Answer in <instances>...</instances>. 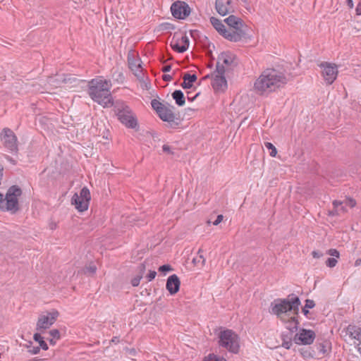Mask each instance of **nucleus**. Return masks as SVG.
I'll use <instances>...</instances> for the list:
<instances>
[{
    "label": "nucleus",
    "instance_id": "obj_1",
    "mask_svg": "<svg viewBox=\"0 0 361 361\" xmlns=\"http://www.w3.org/2000/svg\"><path fill=\"white\" fill-rule=\"evenodd\" d=\"M288 82L282 72L268 68L264 71L254 84L255 91L259 94H269L284 85Z\"/></svg>",
    "mask_w": 361,
    "mask_h": 361
},
{
    "label": "nucleus",
    "instance_id": "obj_2",
    "mask_svg": "<svg viewBox=\"0 0 361 361\" xmlns=\"http://www.w3.org/2000/svg\"><path fill=\"white\" fill-rule=\"evenodd\" d=\"M111 87V81L101 78H95L89 82L87 92L92 100L104 107H108L113 105Z\"/></svg>",
    "mask_w": 361,
    "mask_h": 361
},
{
    "label": "nucleus",
    "instance_id": "obj_3",
    "mask_svg": "<svg viewBox=\"0 0 361 361\" xmlns=\"http://www.w3.org/2000/svg\"><path fill=\"white\" fill-rule=\"evenodd\" d=\"M300 304V298L292 293L288 295L286 298L275 300L271 304V313L279 316L293 310L294 314H298Z\"/></svg>",
    "mask_w": 361,
    "mask_h": 361
},
{
    "label": "nucleus",
    "instance_id": "obj_4",
    "mask_svg": "<svg viewBox=\"0 0 361 361\" xmlns=\"http://www.w3.org/2000/svg\"><path fill=\"white\" fill-rule=\"evenodd\" d=\"M21 195L22 190L18 185L10 187L5 196L0 193V209L16 213L19 210L18 197Z\"/></svg>",
    "mask_w": 361,
    "mask_h": 361
},
{
    "label": "nucleus",
    "instance_id": "obj_5",
    "mask_svg": "<svg viewBox=\"0 0 361 361\" xmlns=\"http://www.w3.org/2000/svg\"><path fill=\"white\" fill-rule=\"evenodd\" d=\"M219 344L229 352L238 353L240 348L239 337L231 329L221 331L219 334Z\"/></svg>",
    "mask_w": 361,
    "mask_h": 361
},
{
    "label": "nucleus",
    "instance_id": "obj_6",
    "mask_svg": "<svg viewBox=\"0 0 361 361\" xmlns=\"http://www.w3.org/2000/svg\"><path fill=\"white\" fill-rule=\"evenodd\" d=\"M115 111L118 120L128 128H135L137 120L133 116L131 109L123 102H117Z\"/></svg>",
    "mask_w": 361,
    "mask_h": 361
},
{
    "label": "nucleus",
    "instance_id": "obj_7",
    "mask_svg": "<svg viewBox=\"0 0 361 361\" xmlns=\"http://www.w3.org/2000/svg\"><path fill=\"white\" fill-rule=\"evenodd\" d=\"M151 105L162 121L171 124L175 123L176 116L173 112V109H174L173 106H166L155 99L152 100Z\"/></svg>",
    "mask_w": 361,
    "mask_h": 361
},
{
    "label": "nucleus",
    "instance_id": "obj_8",
    "mask_svg": "<svg viewBox=\"0 0 361 361\" xmlns=\"http://www.w3.org/2000/svg\"><path fill=\"white\" fill-rule=\"evenodd\" d=\"M91 196L87 188L84 187L81 189L80 195L75 193L71 199L72 204L80 212L86 211L88 209L89 202Z\"/></svg>",
    "mask_w": 361,
    "mask_h": 361
},
{
    "label": "nucleus",
    "instance_id": "obj_9",
    "mask_svg": "<svg viewBox=\"0 0 361 361\" xmlns=\"http://www.w3.org/2000/svg\"><path fill=\"white\" fill-rule=\"evenodd\" d=\"M318 66L322 68L321 73L326 85H331L337 78L338 66L335 63L326 61L318 63Z\"/></svg>",
    "mask_w": 361,
    "mask_h": 361
},
{
    "label": "nucleus",
    "instance_id": "obj_10",
    "mask_svg": "<svg viewBox=\"0 0 361 361\" xmlns=\"http://www.w3.org/2000/svg\"><path fill=\"white\" fill-rule=\"evenodd\" d=\"M0 138L4 147L8 152L11 153L18 152L17 137L10 128H4L0 134Z\"/></svg>",
    "mask_w": 361,
    "mask_h": 361
},
{
    "label": "nucleus",
    "instance_id": "obj_11",
    "mask_svg": "<svg viewBox=\"0 0 361 361\" xmlns=\"http://www.w3.org/2000/svg\"><path fill=\"white\" fill-rule=\"evenodd\" d=\"M56 310L47 312L46 314H40L36 324V330L40 333L49 329L56 321L59 316Z\"/></svg>",
    "mask_w": 361,
    "mask_h": 361
},
{
    "label": "nucleus",
    "instance_id": "obj_12",
    "mask_svg": "<svg viewBox=\"0 0 361 361\" xmlns=\"http://www.w3.org/2000/svg\"><path fill=\"white\" fill-rule=\"evenodd\" d=\"M171 11L174 18L184 20L189 16L191 9L185 1H177L171 4Z\"/></svg>",
    "mask_w": 361,
    "mask_h": 361
},
{
    "label": "nucleus",
    "instance_id": "obj_13",
    "mask_svg": "<svg viewBox=\"0 0 361 361\" xmlns=\"http://www.w3.org/2000/svg\"><path fill=\"white\" fill-rule=\"evenodd\" d=\"M170 45L173 51L183 53L189 47V39L185 35L176 33L171 40Z\"/></svg>",
    "mask_w": 361,
    "mask_h": 361
},
{
    "label": "nucleus",
    "instance_id": "obj_14",
    "mask_svg": "<svg viewBox=\"0 0 361 361\" xmlns=\"http://www.w3.org/2000/svg\"><path fill=\"white\" fill-rule=\"evenodd\" d=\"M315 333L312 330L301 329L293 337V341L298 345H310L314 342Z\"/></svg>",
    "mask_w": 361,
    "mask_h": 361
},
{
    "label": "nucleus",
    "instance_id": "obj_15",
    "mask_svg": "<svg viewBox=\"0 0 361 361\" xmlns=\"http://www.w3.org/2000/svg\"><path fill=\"white\" fill-rule=\"evenodd\" d=\"M215 8L217 13L222 16L234 11L233 1L231 0H216Z\"/></svg>",
    "mask_w": 361,
    "mask_h": 361
},
{
    "label": "nucleus",
    "instance_id": "obj_16",
    "mask_svg": "<svg viewBox=\"0 0 361 361\" xmlns=\"http://www.w3.org/2000/svg\"><path fill=\"white\" fill-rule=\"evenodd\" d=\"M231 42H239L245 37L244 28H228L223 36Z\"/></svg>",
    "mask_w": 361,
    "mask_h": 361
},
{
    "label": "nucleus",
    "instance_id": "obj_17",
    "mask_svg": "<svg viewBox=\"0 0 361 361\" xmlns=\"http://www.w3.org/2000/svg\"><path fill=\"white\" fill-rule=\"evenodd\" d=\"M180 281L176 274L170 276L166 284V288L171 295L176 294L180 289Z\"/></svg>",
    "mask_w": 361,
    "mask_h": 361
},
{
    "label": "nucleus",
    "instance_id": "obj_18",
    "mask_svg": "<svg viewBox=\"0 0 361 361\" xmlns=\"http://www.w3.org/2000/svg\"><path fill=\"white\" fill-rule=\"evenodd\" d=\"M212 85L214 90L223 92L227 87V81L224 75H215L212 82Z\"/></svg>",
    "mask_w": 361,
    "mask_h": 361
},
{
    "label": "nucleus",
    "instance_id": "obj_19",
    "mask_svg": "<svg viewBox=\"0 0 361 361\" xmlns=\"http://www.w3.org/2000/svg\"><path fill=\"white\" fill-rule=\"evenodd\" d=\"M347 330L350 336L358 341L357 350L359 353L361 354V328L354 325H349L348 326Z\"/></svg>",
    "mask_w": 361,
    "mask_h": 361
},
{
    "label": "nucleus",
    "instance_id": "obj_20",
    "mask_svg": "<svg viewBox=\"0 0 361 361\" xmlns=\"http://www.w3.org/2000/svg\"><path fill=\"white\" fill-rule=\"evenodd\" d=\"M140 62V59L128 58L129 68L137 77H140L142 75V68Z\"/></svg>",
    "mask_w": 361,
    "mask_h": 361
},
{
    "label": "nucleus",
    "instance_id": "obj_21",
    "mask_svg": "<svg viewBox=\"0 0 361 361\" xmlns=\"http://www.w3.org/2000/svg\"><path fill=\"white\" fill-rule=\"evenodd\" d=\"M224 21L229 26L228 28H244L245 27L243 21L233 15L229 16Z\"/></svg>",
    "mask_w": 361,
    "mask_h": 361
},
{
    "label": "nucleus",
    "instance_id": "obj_22",
    "mask_svg": "<svg viewBox=\"0 0 361 361\" xmlns=\"http://www.w3.org/2000/svg\"><path fill=\"white\" fill-rule=\"evenodd\" d=\"M197 80V76L195 74H190L186 73L183 75V82L181 84V87L183 89H190L192 87V83Z\"/></svg>",
    "mask_w": 361,
    "mask_h": 361
},
{
    "label": "nucleus",
    "instance_id": "obj_23",
    "mask_svg": "<svg viewBox=\"0 0 361 361\" xmlns=\"http://www.w3.org/2000/svg\"><path fill=\"white\" fill-rule=\"evenodd\" d=\"M209 20L212 26L215 28V30L221 35L224 36V35L226 32V28L225 25L222 23L221 20H219L215 17H211Z\"/></svg>",
    "mask_w": 361,
    "mask_h": 361
},
{
    "label": "nucleus",
    "instance_id": "obj_24",
    "mask_svg": "<svg viewBox=\"0 0 361 361\" xmlns=\"http://www.w3.org/2000/svg\"><path fill=\"white\" fill-rule=\"evenodd\" d=\"M234 56L230 52H223L219 57L218 61L226 66H231L233 63Z\"/></svg>",
    "mask_w": 361,
    "mask_h": 361
},
{
    "label": "nucleus",
    "instance_id": "obj_25",
    "mask_svg": "<svg viewBox=\"0 0 361 361\" xmlns=\"http://www.w3.org/2000/svg\"><path fill=\"white\" fill-rule=\"evenodd\" d=\"M172 97L175 100L176 104L179 106H183L185 103L183 92L180 90H175L172 93Z\"/></svg>",
    "mask_w": 361,
    "mask_h": 361
},
{
    "label": "nucleus",
    "instance_id": "obj_26",
    "mask_svg": "<svg viewBox=\"0 0 361 361\" xmlns=\"http://www.w3.org/2000/svg\"><path fill=\"white\" fill-rule=\"evenodd\" d=\"M281 340H282V347L286 349H290L292 346V341H293V338H292V335L288 333H282L281 334Z\"/></svg>",
    "mask_w": 361,
    "mask_h": 361
},
{
    "label": "nucleus",
    "instance_id": "obj_27",
    "mask_svg": "<svg viewBox=\"0 0 361 361\" xmlns=\"http://www.w3.org/2000/svg\"><path fill=\"white\" fill-rule=\"evenodd\" d=\"M299 322L297 317H293L288 320V325L287 329L290 331L288 334L292 335L293 333L295 332L298 329Z\"/></svg>",
    "mask_w": 361,
    "mask_h": 361
},
{
    "label": "nucleus",
    "instance_id": "obj_28",
    "mask_svg": "<svg viewBox=\"0 0 361 361\" xmlns=\"http://www.w3.org/2000/svg\"><path fill=\"white\" fill-rule=\"evenodd\" d=\"M138 269L140 270V274L131 280V284L135 287L140 284V280L142 278V274L145 270V265L144 264H140L138 267Z\"/></svg>",
    "mask_w": 361,
    "mask_h": 361
},
{
    "label": "nucleus",
    "instance_id": "obj_29",
    "mask_svg": "<svg viewBox=\"0 0 361 361\" xmlns=\"http://www.w3.org/2000/svg\"><path fill=\"white\" fill-rule=\"evenodd\" d=\"M205 261V258L203 255V250L200 248L197 252V256L194 257L192 259V263L195 265L200 264L202 266H204Z\"/></svg>",
    "mask_w": 361,
    "mask_h": 361
},
{
    "label": "nucleus",
    "instance_id": "obj_30",
    "mask_svg": "<svg viewBox=\"0 0 361 361\" xmlns=\"http://www.w3.org/2000/svg\"><path fill=\"white\" fill-rule=\"evenodd\" d=\"M33 338L36 342L39 343V348H42L44 350H48V345L40 334L35 333L33 336Z\"/></svg>",
    "mask_w": 361,
    "mask_h": 361
},
{
    "label": "nucleus",
    "instance_id": "obj_31",
    "mask_svg": "<svg viewBox=\"0 0 361 361\" xmlns=\"http://www.w3.org/2000/svg\"><path fill=\"white\" fill-rule=\"evenodd\" d=\"M314 306H315V302L314 300H310V299H307L305 300V305L302 310V312L304 314V315L307 317V314L310 312L308 310L313 308Z\"/></svg>",
    "mask_w": 361,
    "mask_h": 361
},
{
    "label": "nucleus",
    "instance_id": "obj_32",
    "mask_svg": "<svg viewBox=\"0 0 361 361\" xmlns=\"http://www.w3.org/2000/svg\"><path fill=\"white\" fill-rule=\"evenodd\" d=\"M264 146L268 149H270L269 154L271 157H276L277 154L276 148L271 143V142H264Z\"/></svg>",
    "mask_w": 361,
    "mask_h": 361
},
{
    "label": "nucleus",
    "instance_id": "obj_33",
    "mask_svg": "<svg viewBox=\"0 0 361 361\" xmlns=\"http://www.w3.org/2000/svg\"><path fill=\"white\" fill-rule=\"evenodd\" d=\"M216 72L217 73L216 75H224V73H225L224 65L222 64L219 61L216 63Z\"/></svg>",
    "mask_w": 361,
    "mask_h": 361
},
{
    "label": "nucleus",
    "instance_id": "obj_34",
    "mask_svg": "<svg viewBox=\"0 0 361 361\" xmlns=\"http://www.w3.org/2000/svg\"><path fill=\"white\" fill-rule=\"evenodd\" d=\"M204 361H226L222 357H219L214 354H209Z\"/></svg>",
    "mask_w": 361,
    "mask_h": 361
},
{
    "label": "nucleus",
    "instance_id": "obj_35",
    "mask_svg": "<svg viewBox=\"0 0 361 361\" xmlns=\"http://www.w3.org/2000/svg\"><path fill=\"white\" fill-rule=\"evenodd\" d=\"M96 270H97L96 266L93 264H91L89 266L85 267L84 271L85 274L88 273L90 274H93L96 272Z\"/></svg>",
    "mask_w": 361,
    "mask_h": 361
},
{
    "label": "nucleus",
    "instance_id": "obj_36",
    "mask_svg": "<svg viewBox=\"0 0 361 361\" xmlns=\"http://www.w3.org/2000/svg\"><path fill=\"white\" fill-rule=\"evenodd\" d=\"M50 338H56L59 340L61 337L60 332L58 329H52L49 332Z\"/></svg>",
    "mask_w": 361,
    "mask_h": 361
},
{
    "label": "nucleus",
    "instance_id": "obj_37",
    "mask_svg": "<svg viewBox=\"0 0 361 361\" xmlns=\"http://www.w3.org/2000/svg\"><path fill=\"white\" fill-rule=\"evenodd\" d=\"M172 270H173V269L169 264H164V265L159 267V271L164 273V274L166 272L172 271Z\"/></svg>",
    "mask_w": 361,
    "mask_h": 361
},
{
    "label": "nucleus",
    "instance_id": "obj_38",
    "mask_svg": "<svg viewBox=\"0 0 361 361\" xmlns=\"http://www.w3.org/2000/svg\"><path fill=\"white\" fill-rule=\"evenodd\" d=\"M336 264H337V259H335L334 257L328 258L326 262V266L330 268L334 267L336 265Z\"/></svg>",
    "mask_w": 361,
    "mask_h": 361
},
{
    "label": "nucleus",
    "instance_id": "obj_39",
    "mask_svg": "<svg viewBox=\"0 0 361 361\" xmlns=\"http://www.w3.org/2000/svg\"><path fill=\"white\" fill-rule=\"evenodd\" d=\"M343 204H345V206H349L350 207L353 208L355 206L356 202L353 198H348L343 202Z\"/></svg>",
    "mask_w": 361,
    "mask_h": 361
},
{
    "label": "nucleus",
    "instance_id": "obj_40",
    "mask_svg": "<svg viewBox=\"0 0 361 361\" xmlns=\"http://www.w3.org/2000/svg\"><path fill=\"white\" fill-rule=\"evenodd\" d=\"M162 151L164 153L167 154H173V151L171 149V147L169 145H164L162 146Z\"/></svg>",
    "mask_w": 361,
    "mask_h": 361
},
{
    "label": "nucleus",
    "instance_id": "obj_41",
    "mask_svg": "<svg viewBox=\"0 0 361 361\" xmlns=\"http://www.w3.org/2000/svg\"><path fill=\"white\" fill-rule=\"evenodd\" d=\"M317 349L321 354L324 355L326 352V345L324 343H319L316 345Z\"/></svg>",
    "mask_w": 361,
    "mask_h": 361
},
{
    "label": "nucleus",
    "instance_id": "obj_42",
    "mask_svg": "<svg viewBox=\"0 0 361 361\" xmlns=\"http://www.w3.org/2000/svg\"><path fill=\"white\" fill-rule=\"evenodd\" d=\"M327 253L336 258H339L340 254L339 252L336 249H330L328 250Z\"/></svg>",
    "mask_w": 361,
    "mask_h": 361
},
{
    "label": "nucleus",
    "instance_id": "obj_43",
    "mask_svg": "<svg viewBox=\"0 0 361 361\" xmlns=\"http://www.w3.org/2000/svg\"><path fill=\"white\" fill-rule=\"evenodd\" d=\"M39 350H40V348L38 347V346H32V348L28 350V352L32 355H36V354H38L39 353Z\"/></svg>",
    "mask_w": 361,
    "mask_h": 361
},
{
    "label": "nucleus",
    "instance_id": "obj_44",
    "mask_svg": "<svg viewBox=\"0 0 361 361\" xmlns=\"http://www.w3.org/2000/svg\"><path fill=\"white\" fill-rule=\"evenodd\" d=\"M191 92H187V99L190 102H193L199 95L200 92H197L195 96L192 97V95H190Z\"/></svg>",
    "mask_w": 361,
    "mask_h": 361
},
{
    "label": "nucleus",
    "instance_id": "obj_45",
    "mask_svg": "<svg viewBox=\"0 0 361 361\" xmlns=\"http://www.w3.org/2000/svg\"><path fill=\"white\" fill-rule=\"evenodd\" d=\"M157 275V272L155 271H149V274L147 276V278L149 281L153 280Z\"/></svg>",
    "mask_w": 361,
    "mask_h": 361
},
{
    "label": "nucleus",
    "instance_id": "obj_46",
    "mask_svg": "<svg viewBox=\"0 0 361 361\" xmlns=\"http://www.w3.org/2000/svg\"><path fill=\"white\" fill-rule=\"evenodd\" d=\"M329 216H335L339 215V210L338 209L334 208L332 210L329 211Z\"/></svg>",
    "mask_w": 361,
    "mask_h": 361
},
{
    "label": "nucleus",
    "instance_id": "obj_47",
    "mask_svg": "<svg viewBox=\"0 0 361 361\" xmlns=\"http://www.w3.org/2000/svg\"><path fill=\"white\" fill-rule=\"evenodd\" d=\"M224 216L222 214H219L217 216L216 220L213 222V224L215 226L219 225L223 220Z\"/></svg>",
    "mask_w": 361,
    "mask_h": 361
},
{
    "label": "nucleus",
    "instance_id": "obj_48",
    "mask_svg": "<svg viewBox=\"0 0 361 361\" xmlns=\"http://www.w3.org/2000/svg\"><path fill=\"white\" fill-rule=\"evenodd\" d=\"M332 204H333L334 208L338 209L340 207V206L343 204V202L338 201V200H334Z\"/></svg>",
    "mask_w": 361,
    "mask_h": 361
},
{
    "label": "nucleus",
    "instance_id": "obj_49",
    "mask_svg": "<svg viewBox=\"0 0 361 361\" xmlns=\"http://www.w3.org/2000/svg\"><path fill=\"white\" fill-rule=\"evenodd\" d=\"M356 14L357 16L361 15V0L359 1L358 4L357 5V7L355 8Z\"/></svg>",
    "mask_w": 361,
    "mask_h": 361
},
{
    "label": "nucleus",
    "instance_id": "obj_50",
    "mask_svg": "<svg viewBox=\"0 0 361 361\" xmlns=\"http://www.w3.org/2000/svg\"><path fill=\"white\" fill-rule=\"evenodd\" d=\"M171 69V65H166L162 67L161 68V71L164 72V73H166V72H169Z\"/></svg>",
    "mask_w": 361,
    "mask_h": 361
},
{
    "label": "nucleus",
    "instance_id": "obj_51",
    "mask_svg": "<svg viewBox=\"0 0 361 361\" xmlns=\"http://www.w3.org/2000/svg\"><path fill=\"white\" fill-rule=\"evenodd\" d=\"M162 79L164 81H171L173 79V78H172V76L171 75L164 74L162 76Z\"/></svg>",
    "mask_w": 361,
    "mask_h": 361
},
{
    "label": "nucleus",
    "instance_id": "obj_52",
    "mask_svg": "<svg viewBox=\"0 0 361 361\" xmlns=\"http://www.w3.org/2000/svg\"><path fill=\"white\" fill-rule=\"evenodd\" d=\"M5 158L6 159V160H8L9 162L13 164V165H15L16 164V161L12 157H11L8 155H5Z\"/></svg>",
    "mask_w": 361,
    "mask_h": 361
},
{
    "label": "nucleus",
    "instance_id": "obj_53",
    "mask_svg": "<svg viewBox=\"0 0 361 361\" xmlns=\"http://www.w3.org/2000/svg\"><path fill=\"white\" fill-rule=\"evenodd\" d=\"M312 254L313 257H314V258H319L322 255V253H320L317 251H313Z\"/></svg>",
    "mask_w": 361,
    "mask_h": 361
},
{
    "label": "nucleus",
    "instance_id": "obj_54",
    "mask_svg": "<svg viewBox=\"0 0 361 361\" xmlns=\"http://www.w3.org/2000/svg\"><path fill=\"white\" fill-rule=\"evenodd\" d=\"M47 340L49 341L50 345H54L56 344V341H55V340H56V338H47Z\"/></svg>",
    "mask_w": 361,
    "mask_h": 361
},
{
    "label": "nucleus",
    "instance_id": "obj_55",
    "mask_svg": "<svg viewBox=\"0 0 361 361\" xmlns=\"http://www.w3.org/2000/svg\"><path fill=\"white\" fill-rule=\"evenodd\" d=\"M338 210H339V214L341 212L342 213H345L347 212V209L345 208V206H343V204L341 206H340V207L338 208Z\"/></svg>",
    "mask_w": 361,
    "mask_h": 361
},
{
    "label": "nucleus",
    "instance_id": "obj_56",
    "mask_svg": "<svg viewBox=\"0 0 361 361\" xmlns=\"http://www.w3.org/2000/svg\"><path fill=\"white\" fill-rule=\"evenodd\" d=\"M347 5L350 8H353L354 6L353 1V0H347Z\"/></svg>",
    "mask_w": 361,
    "mask_h": 361
},
{
    "label": "nucleus",
    "instance_id": "obj_57",
    "mask_svg": "<svg viewBox=\"0 0 361 361\" xmlns=\"http://www.w3.org/2000/svg\"><path fill=\"white\" fill-rule=\"evenodd\" d=\"M360 265H361V259H360V258H359V259H357L355 260V267H358V266H360Z\"/></svg>",
    "mask_w": 361,
    "mask_h": 361
},
{
    "label": "nucleus",
    "instance_id": "obj_58",
    "mask_svg": "<svg viewBox=\"0 0 361 361\" xmlns=\"http://www.w3.org/2000/svg\"><path fill=\"white\" fill-rule=\"evenodd\" d=\"M32 343L30 342L29 344L26 345V347L28 348V350L32 348Z\"/></svg>",
    "mask_w": 361,
    "mask_h": 361
},
{
    "label": "nucleus",
    "instance_id": "obj_59",
    "mask_svg": "<svg viewBox=\"0 0 361 361\" xmlns=\"http://www.w3.org/2000/svg\"><path fill=\"white\" fill-rule=\"evenodd\" d=\"M0 78H2L3 80H5V76H0Z\"/></svg>",
    "mask_w": 361,
    "mask_h": 361
},
{
    "label": "nucleus",
    "instance_id": "obj_60",
    "mask_svg": "<svg viewBox=\"0 0 361 361\" xmlns=\"http://www.w3.org/2000/svg\"><path fill=\"white\" fill-rule=\"evenodd\" d=\"M243 2L247 3V0H242Z\"/></svg>",
    "mask_w": 361,
    "mask_h": 361
}]
</instances>
